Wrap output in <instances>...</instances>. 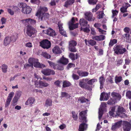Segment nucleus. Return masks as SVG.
I'll return each instance as SVG.
<instances>
[{"instance_id":"nucleus-48","label":"nucleus","mask_w":131,"mask_h":131,"mask_svg":"<svg viewBox=\"0 0 131 131\" xmlns=\"http://www.w3.org/2000/svg\"><path fill=\"white\" fill-rule=\"evenodd\" d=\"M48 63H49V65L51 67H53V68L55 69H56V66L57 64H55L54 62L49 61H47Z\"/></svg>"},{"instance_id":"nucleus-21","label":"nucleus","mask_w":131,"mask_h":131,"mask_svg":"<svg viewBox=\"0 0 131 131\" xmlns=\"http://www.w3.org/2000/svg\"><path fill=\"white\" fill-rule=\"evenodd\" d=\"M105 37V36L101 35L99 36H96L92 37V38L97 41H102L104 40Z\"/></svg>"},{"instance_id":"nucleus-46","label":"nucleus","mask_w":131,"mask_h":131,"mask_svg":"<svg viewBox=\"0 0 131 131\" xmlns=\"http://www.w3.org/2000/svg\"><path fill=\"white\" fill-rule=\"evenodd\" d=\"M75 46L69 47V50L72 52H75L77 51V50Z\"/></svg>"},{"instance_id":"nucleus-53","label":"nucleus","mask_w":131,"mask_h":131,"mask_svg":"<svg viewBox=\"0 0 131 131\" xmlns=\"http://www.w3.org/2000/svg\"><path fill=\"white\" fill-rule=\"evenodd\" d=\"M72 117L75 121H77L78 119L77 114H76L75 112L74 111H72Z\"/></svg>"},{"instance_id":"nucleus-40","label":"nucleus","mask_w":131,"mask_h":131,"mask_svg":"<svg viewBox=\"0 0 131 131\" xmlns=\"http://www.w3.org/2000/svg\"><path fill=\"white\" fill-rule=\"evenodd\" d=\"M122 77L121 76H116L115 78V82L116 83L120 82L122 80Z\"/></svg>"},{"instance_id":"nucleus-27","label":"nucleus","mask_w":131,"mask_h":131,"mask_svg":"<svg viewBox=\"0 0 131 131\" xmlns=\"http://www.w3.org/2000/svg\"><path fill=\"white\" fill-rule=\"evenodd\" d=\"M88 23V21L83 18L80 19L79 21V23L80 25L83 26L87 25Z\"/></svg>"},{"instance_id":"nucleus-39","label":"nucleus","mask_w":131,"mask_h":131,"mask_svg":"<svg viewBox=\"0 0 131 131\" xmlns=\"http://www.w3.org/2000/svg\"><path fill=\"white\" fill-rule=\"evenodd\" d=\"M2 71L4 73L6 72L8 68V66L7 65L5 64H3L2 65Z\"/></svg>"},{"instance_id":"nucleus-31","label":"nucleus","mask_w":131,"mask_h":131,"mask_svg":"<svg viewBox=\"0 0 131 131\" xmlns=\"http://www.w3.org/2000/svg\"><path fill=\"white\" fill-rule=\"evenodd\" d=\"M60 97H66L67 99L70 98L71 97V95L66 92H61Z\"/></svg>"},{"instance_id":"nucleus-52","label":"nucleus","mask_w":131,"mask_h":131,"mask_svg":"<svg viewBox=\"0 0 131 131\" xmlns=\"http://www.w3.org/2000/svg\"><path fill=\"white\" fill-rule=\"evenodd\" d=\"M89 25L88 24L87 25V27L85 28H84L83 29V31L85 32H89L90 31V30L89 28Z\"/></svg>"},{"instance_id":"nucleus-10","label":"nucleus","mask_w":131,"mask_h":131,"mask_svg":"<svg viewBox=\"0 0 131 131\" xmlns=\"http://www.w3.org/2000/svg\"><path fill=\"white\" fill-rule=\"evenodd\" d=\"M39 18L41 21H44L48 20L49 18V13H44L39 15Z\"/></svg>"},{"instance_id":"nucleus-1","label":"nucleus","mask_w":131,"mask_h":131,"mask_svg":"<svg viewBox=\"0 0 131 131\" xmlns=\"http://www.w3.org/2000/svg\"><path fill=\"white\" fill-rule=\"evenodd\" d=\"M20 8H22L21 11L23 13L26 14H29L31 12V8L28 6L27 4L24 3H20L18 5Z\"/></svg>"},{"instance_id":"nucleus-43","label":"nucleus","mask_w":131,"mask_h":131,"mask_svg":"<svg viewBox=\"0 0 131 131\" xmlns=\"http://www.w3.org/2000/svg\"><path fill=\"white\" fill-rule=\"evenodd\" d=\"M89 44L91 46H93L96 45V42L95 41L92 39H90L87 41Z\"/></svg>"},{"instance_id":"nucleus-14","label":"nucleus","mask_w":131,"mask_h":131,"mask_svg":"<svg viewBox=\"0 0 131 131\" xmlns=\"http://www.w3.org/2000/svg\"><path fill=\"white\" fill-rule=\"evenodd\" d=\"M111 95L117 102L120 101L122 97L121 95L119 93L114 92L112 93Z\"/></svg>"},{"instance_id":"nucleus-5","label":"nucleus","mask_w":131,"mask_h":131,"mask_svg":"<svg viewBox=\"0 0 131 131\" xmlns=\"http://www.w3.org/2000/svg\"><path fill=\"white\" fill-rule=\"evenodd\" d=\"M26 28V34L29 37H31L32 35H34L37 32L35 29L30 25H28L27 26Z\"/></svg>"},{"instance_id":"nucleus-44","label":"nucleus","mask_w":131,"mask_h":131,"mask_svg":"<svg viewBox=\"0 0 131 131\" xmlns=\"http://www.w3.org/2000/svg\"><path fill=\"white\" fill-rule=\"evenodd\" d=\"M104 110H103L102 108H100L99 110V119H100L101 118L103 114Z\"/></svg>"},{"instance_id":"nucleus-19","label":"nucleus","mask_w":131,"mask_h":131,"mask_svg":"<svg viewBox=\"0 0 131 131\" xmlns=\"http://www.w3.org/2000/svg\"><path fill=\"white\" fill-rule=\"evenodd\" d=\"M79 85L82 88L88 90H89L91 89L90 86L85 82L80 81L79 82Z\"/></svg>"},{"instance_id":"nucleus-38","label":"nucleus","mask_w":131,"mask_h":131,"mask_svg":"<svg viewBox=\"0 0 131 131\" xmlns=\"http://www.w3.org/2000/svg\"><path fill=\"white\" fill-rule=\"evenodd\" d=\"M117 42V40L116 39H111L109 43V46L110 47L112 46L114 44L116 43Z\"/></svg>"},{"instance_id":"nucleus-13","label":"nucleus","mask_w":131,"mask_h":131,"mask_svg":"<svg viewBox=\"0 0 131 131\" xmlns=\"http://www.w3.org/2000/svg\"><path fill=\"white\" fill-rule=\"evenodd\" d=\"M110 93H106L105 92H103L101 93L100 95V100L101 101L103 100L106 101L108 100L109 98V96L110 95Z\"/></svg>"},{"instance_id":"nucleus-34","label":"nucleus","mask_w":131,"mask_h":131,"mask_svg":"<svg viewBox=\"0 0 131 131\" xmlns=\"http://www.w3.org/2000/svg\"><path fill=\"white\" fill-rule=\"evenodd\" d=\"M97 79H92L89 80L87 82V84L92 85L95 82L97 81Z\"/></svg>"},{"instance_id":"nucleus-64","label":"nucleus","mask_w":131,"mask_h":131,"mask_svg":"<svg viewBox=\"0 0 131 131\" xmlns=\"http://www.w3.org/2000/svg\"><path fill=\"white\" fill-rule=\"evenodd\" d=\"M40 64V63L38 62V60L37 59V61H36L34 64V67H35L39 68Z\"/></svg>"},{"instance_id":"nucleus-20","label":"nucleus","mask_w":131,"mask_h":131,"mask_svg":"<svg viewBox=\"0 0 131 131\" xmlns=\"http://www.w3.org/2000/svg\"><path fill=\"white\" fill-rule=\"evenodd\" d=\"M35 101V99L32 97H29L26 101L25 103V105H29L32 106V104L34 103Z\"/></svg>"},{"instance_id":"nucleus-37","label":"nucleus","mask_w":131,"mask_h":131,"mask_svg":"<svg viewBox=\"0 0 131 131\" xmlns=\"http://www.w3.org/2000/svg\"><path fill=\"white\" fill-rule=\"evenodd\" d=\"M130 34L126 33L123 34L122 36L123 38L126 39V42H128V41L130 39Z\"/></svg>"},{"instance_id":"nucleus-2","label":"nucleus","mask_w":131,"mask_h":131,"mask_svg":"<svg viewBox=\"0 0 131 131\" xmlns=\"http://www.w3.org/2000/svg\"><path fill=\"white\" fill-rule=\"evenodd\" d=\"M117 110L116 111V116H119L121 118H126L127 116L124 112H125V110L123 107L118 106Z\"/></svg>"},{"instance_id":"nucleus-29","label":"nucleus","mask_w":131,"mask_h":131,"mask_svg":"<svg viewBox=\"0 0 131 131\" xmlns=\"http://www.w3.org/2000/svg\"><path fill=\"white\" fill-rule=\"evenodd\" d=\"M52 105V100L50 99H47L46 101L45 106L47 107L51 106Z\"/></svg>"},{"instance_id":"nucleus-12","label":"nucleus","mask_w":131,"mask_h":131,"mask_svg":"<svg viewBox=\"0 0 131 131\" xmlns=\"http://www.w3.org/2000/svg\"><path fill=\"white\" fill-rule=\"evenodd\" d=\"M48 10V8L46 7H40L39 9H38L36 13V16H38L39 15H41L42 13H45V12H47Z\"/></svg>"},{"instance_id":"nucleus-63","label":"nucleus","mask_w":131,"mask_h":131,"mask_svg":"<svg viewBox=\"0 0 131 131\" xmlns=\"http://www.w3.org/2000/svg\"><path fill=\"white\" fill-rule=\"evenodd\" d=\"M14 95V93L13 92H10L8 95V96L7 97V99H11V100H12V99Z\"/></svg>"},{"instance_id":"nucleus-22","label":"nucleus","mask_w":131,"mask_h":131,"mask_svg":"<svg viewBox=\"0 0 131 131\" xmlns=\"http://www.w3.org/2000/svg\"><path fill=\"white\" fill-rule=\"evenodd\" d=\"M75 2V0H67L65 2L64 6L68 8L71 7Z\"/></svg>"},{"instance_id":"nucleus-49","label":"nucleus","mask_w":131,"mask_h":131,"mask_svg":"<svg viewBox=\"0 0 131 131\" xmlns=\"http://www.w3.org/2000/svg\"><path fill=\"white\" fill-rule=\"evenodd\" d=\"M62 82V81H61L58 80L54 82V84L57 87L60 88L61 87L60 84Z\"/></svg>"},{"instance_id":"nucleus-3","label":"nucleus","mask_w":131,"mask_h":131,"mask_svg":"<svg viewBox=\"0 0 131 131\" xmlns=\"http://www.w3.org/2000/svg\"><path fill=\"white\" fill-rule=\"evenodd\" d=\"M114 51L117 54H123L126 51L125 48H123L122 45H117L114 47Z\"/></svg>"},{"instance_id":"nucleus-26","label":"nucleus","mask_w":131,"mask_h":131,"mask_svg":"<svg viewBox=\"0 0 131 131\" xmlns=\"http://www.w3.org/2000/svg\"><path fill=\"white\" fill-rule=\"evenodd\" d=\"M87 128V125L85 123H81L79 125V131H84Z\"/></svg>"},{"instance_id":"nucleus-6","label":"nucleus","mask_w":131,"mask_h":131,"mask_svg":"<svg viewBox=\"0 0 131 131\" xmlns=\"http://www.w3.org/2000/svg\"><path fill=\"white\" fill-rule=\"evenodd\" d=\"M40 46L44 49H48L51 46L50 42L47 39H45L41 41L40 43Z\"/></svg>"},{"instance_id":"nucleus-58","label":"nucleus","mask_w":131,"mask_h":131,"mask_svg":"<svg viewBox=\"0 0 131 131\" xmlns=\"http://www.w3.org/2000/svg\"><path fill=\"white\" fill-rule=\"evenodd\" d=\"M126 96L127 98L131 100V91L129 90L127 91L126 93Z\"/></svg>"},{"instance_id":"nucleus-51","label":"nucleus","mask_w":131,"mask_h":131,"mask_svg":"<svg viewBox=\"0 0 131 131\" xmlns=\"http://www.w3.org/2000/svg\"><path fill=\"white\" fill-rule=\"evenodd\" d=\"M79 100L80 101L81 103H82L85 102L86 101H88V99L85 98L83 97H82L81 98H80Z\"/></svg>"},{"instance_id":"nucleus-36","label":"nucleus","mask_w":131,"mask_h":131,"mask_svg":"<svg viewBox=\"0 0 131 131\" xmlns=\"http://www.w3.org/2000/svg\"><path fill=\"white\" fill-rule=\"evenodd\" d=\"M39 84L40 86L44 87H47L49 85V84L48 83L41 81H39Z\"/></svg>"},{"instance_id":"nucleus-42","label":"nucleus","mask_w":131,"mask_h":131,"mask_svg":"<svg viewBox=\"0 0 131 131\" xmlns=\"http://www.w3.org/2000/svg\"><path fill=\"white\" fill-rule=\"evenodd\" d=\"M77 44L76 41L73 40H71L69 42V47L76 46Z\"/></svg>"},{"instance_id":"nucleus-7","label":"nucleus","mask_w":131,"mask_h":131,"mask_svg":"<svg viewBox=\"0 0 131 131\" xmlns=\"http://www.w3.org/2000/svg\"><path fill=\"white\" fill-rule=\"evenodd\" d=\"M122 122V124L123 131H130L131 129V124L126 121H123Z\"/></svg>"},{"instance_id":"nucleus-25","label":"nucleus","mask_w":131,"mask_h":131,"mask_svg":"<svg viewBox=\"0 0 131 131\" xmlns=\"http://www.w3.org/2000/svg\"><path fill=\"white\" fill-rule=\"evenodd\" d=\"M53 52L56 54H60L61 51L59 47L58 46H55L52 49Z\"/></svg>"},{"instance_id":"nucleus-24","label":"nucleus","mask_w":131,"mask_h":131,"mask_svg":"<svg viewBox=\"0 0 131 131\" xmlns=\"http://www.w3.org/2000/svg\"><path fill=\"white\" fill-rule=\"evenodd\" d=\"M11 41L10 37L7 36L5 37L3 40L4 45L5 46H7L10 44Z\"/></svg>"},{"instance_id":"nucleus-62","label":"nucleus","mask_w":131,"mask_h":131,"mask_svg":"<svg viewBox=\"0 0 131 131\" xmlns=\"http://www.w3.org/2000/svg\"><path fill=\"white\" fill-rule=\"evenodd\" d=\"M89 73L88 72L86 71H82L81 77H86L88 75Z\"/></svg>"},{"instance_id":"nucleus-59","label":"nucleus","mask_w":131,"mask_h":131,"mask_svg":"<svg viewBox=\"0 0 131 131\" xmlns=\"http://www.w3.org/2000/svg\"><path fill=\"white\" fill-rule=\"evenodd\" d=\"M59 32L60 34L64 36L67 37V36L66 34V32L63 29V28L59 30Z\"/></svg>"},{"instance_id":"nucleus-50","label":"nucleus","mask_w":131,"mask_h":131,"mask_svg":"<svg viewBox=\"0 0 131 131\" xmlns=\"http://www.w3.org/2000/svg\"><path fill=\"white\" fill-rule=\"evenodd\" d=\"M75 67V64L72 63H70L68 64L67 67V70H69L70 68H74Z\"/></svg>"},{"instance_id":"nucleus-16","label":"nucleus","mask_w":131,"mask_h":131,"mask_svg":"<svg viewBox=\"0 0 131 131\" xmlns=\"http://www.w3.org/2000/svg\"><path fill=\"white\" fill-rule=\"evenodd\" d=\"M85 18L89 21H92L94 20V18H93L92 13L90 12H88L85 14Z\"/></svg>"},{"instance_id":"nucleus-32","label":"nucleus","mask_w":131,"mask_h":131,"mask_svg":"<svg viewBox=\"0 0 131 131\" xmlns=\"http://www.w3.org/2000/svg\"><path fill=\"white\" fill-rule=\"evenodd\" d=\"M11 39V41L13 42H15L18 38V34L17 33H15L10 37Z\"/></svg>"},{"instance_id":"nucleus-8","label":"nucleus","mask_w":131,"mask_h":131,"mask_svg":"<svg viewBox=\"0 0 131 131\" xmlns=\"http://www.w3.org/2000/svg\"><path fill=\"white\" fill-rule=\"evenodd\" d=\"M87 110L83 111L80 112L79 114V119L83 121V122H86Z\"/></svg>"},{"instance_id":"nucleus-30","label":"nucleus","mask_w":131,"mask_h":131,"mask_svg":"<svg viewBox=\"0 0 131 131\" xmlns=\"http://www.w3.org/2000/svg\"><path fill=\"white\" fill-rule=\"evenodd\" d=\"M37 61V59H35L34 58H30L28 60V63L31 65V67H33L34 64L36 61Z\"/></svg>"},{"instance_id":"nucleus-55","label":"nucleus","mask_w":131,"mask_h":131,"mask_svg":"<svg viewBox=\"0 0 131 131\" xmlns=\"http://www.w3.org/2000/svg\"><path fill=\"white\" fill-rule=\"evenodd\" d=\"M11 100V99H7L5 103V107H7L9 105Z\"/></svg>"},{"instance_id":"nucleus-54","label":"nucleus","mask_w":131,"mask_h":131,"mask_svg":"<svg viewBox=\"0 0 131 131\" xmlns=\"http://www.w3.org/2000/svg\"><path fill=\"white\" fill-rule=\"evenodd\" d=\"M112 18H113L115 16H117L118 12V11L116 9L115 10H112Z\"/></svg>"},{"instance_id":"nucleus-28","label":"nucleus","mask_w":131,"mask_h":131,"mask_svg":"<svg viewBox=\"0 0 131 131\" xmlns=\"http://www.w3.org/2000/svg\"><path fill=\"white\" fill-rule=\"evenodd\" d=\"M99 82L100 83V89H102L103 88V85L104 84V82L105 81V79L103 77L101 76L100 77L99 79Z\"/></svg>"},{"instance_id":"nucleus-11","label":"nucleus","mask_w":131,"mask_h":131,"mask_svg":"<svg viewBox=\"0 0 131 131\" xmlns=\"http://www.w3.org/2000/svg\"><path fill=\"white\" fill-rule=\"evenodd\" d=\"M43 32L53 37L56 35L55 31L50 28L48 29L43 30Z\"/></svg>"},{"instance_id":"nucleus-60","label":"nucleus","mask_w":131,"mask_h":131,"mask_svg":"<svg viewBox=\"0 0 131 131\" xmlns=\"http://www.w3.org/2000/svg\"><path fill=\"white\" fill-rule=\"evenodd\" d=\"M72 77L73 79L74 80H77L79 79V76L78 75H77L73 73L72 75Z\"/></svg>"},{"instance_id":"nucleus-33","label":"nucleus","mask_w":131,"mask_h":131,"mask_svg":"<svg viewBox=\"0 0 131 131\" xmlns=\"http://www.w3.org/2000/svg\"><path fill=\"white\" fill-rule=\"evenodd\" d=\"M117 102L113 98L111 99L108 100L107 102V104L110 105H112L115 104Z\"/></svg>"},{"instance_id":"nucleus-17","label":"nucleus","mask_w":131,"mask_h":131,"mask_svg":"<svg viewBox=\"0 0 131 131\" xmlns=\"http://www.w3.org/2000/svg\"><path fill=\"white\" fill-rule=\"evenodd\" d=\"M68 59L65 58L63 56L60 58V59L58 61V62L61 63L64 65L67 64L69 62Z\"/></svg>"},{"instance_id":"nucleus-57","label":"nucleus","mask_w":131,"mask_h":131,"mask_svg":"<svg viewBox=\"0 0 131 131\" xmlns=\"http://www.w3.org/2000/svg\"><path fill=\"white\" fill-rule=\"evenodd\" d=\"M59 0H51V1L50 3L51 6L55 5L56 4V2H58Z\"/></svg>"},{"instance_id":"nucleus-23","label":"nucleus","mask_w":131,"mask_h":131,"mask_svg":"<svg viewBox=\"0 0 131 131\" xmlns=\"http://www.w3.org/2000/svg\"><path fill=\"white\" fill-rule=\"evenodd\" d=\"M69 57L72 61H74L78 59L79 57V54L78 53H76L75 55L74 53H70L69 55Z\"/></svg>"},{"instance_id":"nucleus-35","label":"nucleus","mask_w":131,"mask_h":131,"mask_svg":"<svg viewBox=\"0 0 131 131\" xmlns=\"http://www.w3.org/2000/svg\"><path fill=\"white\" fill-rule=\"evenodd\" d=\"M63 88L69 87L71 85V84L70 82L66 80L63 82Z\"/></svg>"},{"instance_id":"nucleus-45","label":"nucleus","mask_w":131,"mask_h":131,"mask_svg":"<svg viewBox=\"0 0 131 131\" xmlns=\"http://www.w3.org/2000/svg\"><path fill=\"white\" fill-rule=\"evenodd\" d=\"M98 1V0H88V1L89 4L92 5H95Z\"/></svg>"},{"instance_id":"nucleus-61","label":"nucleus","mask_w":131,"mask_h":131,"mask_svg":"<svg viewBox=\"0 0 131 131\" xmlns=\"http://www.w3.org/2000/svg\"><path fill=\"white\" fill-rule=\"evenodd\" d=\"M123 62V60L122 59H119L117 61L116 66H119L120 65L122 64Z\"/></svg>"},{"instance_id":"nucleus-47","label":"nucleus","mask_w":131,"mask_h":131,"mask_svg":"<svg viewBox=\"0 0 131 131\" xmlns=\"http://www.w3.org/2000/svg\"><path fill=\"white\" fill-rule=\"evenodd\" d=\"M41 55L43 57L48 59L50 58L51 57L50 55L46 52H42Z\"/></svg>"},{"instance_id":"nucleus-9","label":"nucleus","mask_w":131,"mask_h":131,"mask_svg":"<svg viewBox=\"0 0 131 131\" xmlns=\"http://www.w3.org/2000/svg\"><path fill=\"white\" fill-rule=\"evenodd\" d=\"M43 74L46 75H54L55 72L53 70L49 69H43L41 71Z\"/></svg>"},{"instance_id":"nucleus-18","label":"nucleus","mask_w":131,"mask_h":131,"mask_svg":"<svg viewBox=\"0 0 131 131\" xmlns=\"http://www.w3.org/2000/svg\"><path fill=\"white\" fill-rule=\"evenodd\" d=\"M23 23H29L31 25H35L36 23V20L30 18H28L21 20Z\"/></svg>"},{"instance_id":"nucleus-4","label":"nucleus","mask_w":131,"mask_h":131,"mask_svg":"<svg viewBox=\"0 0 131 131\" xmlns=\"http://www.w3.org/2000/svg\"><path fill=\"white\" fill-rule=\"evenodd\" d=\"M75 22L74 18L73 17L71 20L68 23L69 28L70 30H73L78 28L79 25V23H77L74 24Z\"/></svg>"},{"instance_id":"nucleus-41","label":"nucleus","mask_w":131,"mask_h":131,"mask_svg":"<svg viewBox=\"0 0 131 131\" xmlns=\"http://www.w3.org/2000/svg\"><path fill=\"white\" fill-rule=\"evenodd\" d=\"M128 6H126L125 5V6H123V7L121 8L120 10L121 13H124L127 12V9Z\"/></svg>"},{"instance_id":"nucleus-56","label":"nucleus","mask_w":131,"mask_h":131,"mask_svg":"<svg viewBox=\"0 0 131 131\" xmlns=\"http://www.w3.org/2000/svg\"><path fill=\"white\" fill-rule=\"evenodd\" d=\"M63 69L64 67L62 66L57 64L56 69H58L60 70H62Z\"/></svg>"},{"instance_id":"nucleus-15","label":"nucleus","mask_w":131,"mask_h":131,"mask_svg":"<svg viewBox=\"0 0 131 131\" xmlns=\"http://www.w3.org/2000/svg\"><path fill=\"white\" fill-rule=\"evenodd\" d=\"M122 121H120L115 123L112 126L111 129L112 130H114L116 129L119 128L122 125Z\"/></svg>"}]
</instances>
